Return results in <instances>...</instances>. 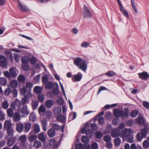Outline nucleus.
<instances>
[{"mask_svg": "<svg viewBox=\"0 0 149 149\" xmlns=\"http://www.w3.org/2000/svg\"><path fill=\"white\" fill-rule=\"evenodd\" d=\"M42 83L43 84H46V83H47L48 82V78L47 76H43L42 77Z\"/></svg>", "mask_w": 149, "mask_h": 149, "instance_id": "61", "label": "nucleus"}, {"mask_svg": "<svg viewBox=\"0 0 149 149\" xmlns=\"http://www.w3.org/2000/svg\"><path fill=\"white\" fill-rule=\"evenodd\" d=\"M33 84L31 82H26V88L28 91V93H30L31 89L33 87Z\"/></svg>", "mask_w": 149, "mask_h": 149, "instance_id": "19", "label": "nucleus"}, {"mask_svg": "<svg viewBox=\"0 0 149 149\" xmlns=\"http://www.w3.org/2000/svg\"><path fill=\"white\" fill-rule=\"evenodd\" d=\"M10 86L12 88H15L18 86V83L16 80H12L10 82Z\"/></svg>", "mask_w": 149, "mask_h": 149, "instance_id": "24", "label": "nucleus"}, {"mask_svg": "<svg viewBox=\"0 0 149 149\" xmlns=\"http://www.w3.org/2000/svg\"><path fill=\"white\" fill-rule=\"evenodd\" d=\"M85 7L83 8V14L84 18L87 19L90 18L92 17V14L88 8L85 5Z\"/></svg>", "mask_w": 149, "mask_h": 149, "instance_id": "3", "label": "nucleus"}, {"mask_svg": "<svg viewBox=\"0 0 149 149\" xmlns=\"http://www.w3.org/2000/svg\"><path fill=\"white\" fill-rule=\"evenodd\" d=\"M37 61V59L36 57L34 56H32L30 60L31 63L32 65L35 64Z\"/></svg>", "mask_w": 149, "mask_h": 149, "instance_id": "49", "label": "nucleus"}, {"mask_svg": "<svg viewBox=\"0 0 149 149\" xmlns=\"http://www.w3.org/2000/svg\"><path fill=\"white\" fill-rule=\"evenodd\" d=\"M56 120L62 123H64L66 121V118L64 116L60 114L57 116Z\"/></svg>", "mask_w": 149, "mask_h": 149, "instance_id": "13", "label": "nucleus"}, {"mask_svg": "<svg viewBox=\"0 0 149 149\" xmlns=\"http://www.w3.org/2000/svg\"><path fill=\"white\" fill-rule=\"evenodd\" d=\"M0 65L2 68H5L7 65L6 58L1 55H0Z\"/></svg>", "mask_w": 149, "mask_h": 149, "instance_id": "6", "label": "nucleus"}, {"mask_svg": "<svg viewBox=\"0 0 149 149\" xmlns=\"http://www.w3.org/2000/svg\"><path fill=\"white\" fill-rule=\"evenodd\" d=\"M111 139V137L109 135H106L104 136L103 138V140L106 142H109L110 141Z\"/></svg>", "mask_w": 149, "mask_h": 149, "instance_id": "51", "label": "nucleus"}, {"mask_svg": "<svg viewBox=\"0 0 149 149\" xmlns=\"http://www.w3.org/2000/svg\"><path fill=\"white\" fill-rule=\"evenodd\" d=\"M5 54L7 56V57L9 58L10 61H13V58L11 52L9 51H6L5 52Z\"/></svg>", "mask_w": 149, "mask_h": 149, "instance_id": "28", "label": "nucleus"}, {"mask_svg": "<svg viewBox=\"0 0 149 149\" xmlns=\"http://www.w3.org/2000/svg\"><path fill=\"white\" fill-rule=\"evenodd\" d=\"M53 105V102L51 100H47L45 102V105L47 108L49 109Z\"/></svg>", "mask_w": 149, "mask_h": 149, "instance_id": "23", "label": "nucleus"}, {"mask_svg": "<svg viewBox=\"0 0 149 149\" xmlns=\"http://www.w3.org/2000/svg\"><path fill=\"white\" fill-rule=\"evenodd\" d=\"M24 126L22 123H19L16 125V130L19 133H21L23 130Z\"/></svg>", "mask_w": 149, "mask_h": 149, "instance_id": "20", "label": "nucleus"}, {"mask_svg": "<svg viewBox=\"0 0 149 149\" xmlns=\"http://www.w3.org/2000/svg\"><path fill=\"white\" fill-rule=\"evenodd\" d=\"M20 141L22 142H26V138L25 135H22L19 138Z\"/></svg>", "mask_w": 149, "mask_h": 149, "instance_id": "60", "label": "nucleus"}, {"mask_svg": "<svg viewBox=\"0 0 149 149\" xmlns=\"http://www.w3.org/2000/svg\"><path fill=\"white\" fill-rule=\"evenodd\" d=\"M49 145L51 148H56L58 146L57 142L54 139H52L50 140Z\"/></svg>", "mask_w": 149, "mask_h": 149, "instance_id": "11", "label": "nucleus"}, {"mask_svg": "<svg viewBox=\"0 0 149 149\" xmlns=\"http://www.w3.org/2000/svg\"><path fill=\"white\" fill-rule=\"evenodd\" d=\"M29 118L32 121H34L36 119L35 115L33 113H31L29 115Z\"/></svg>", "mask_w": 149, "mask_h": 149, "instance_id": "56", "label": "nucleus"}, {"mask_svg": "<svg viewBox=\"0 0 149 149\" xmlns=\"http://www.w3.org/2000/svg\"><path fill=\"white\" fill-rule=\"evenodd\" d=\"M99 124L101 125L104 123V119L102 117H100L98 119Z\"/></svg>", "mask_w": 149, "mask_h": 149, "instance_id": "53", "label": "nucleus"}, {"mask_svg": "<svg viewBox=\"0 0 149 149\" xmlns=\"http://www.w3.org/2000/svg\"><path fill=\"white\" fill-rule=\"evenodd\" d=\"M119 118H114L112 121V124L114 126H116L118 124V120Z\"/></svg>", "mask_w": 149, "mask_h": 149, "instance_id": "54", "label": "nucleus"}, {"mask_svg": "<svg viewBox=\"0 0 149 149\" xmlns=\"http://www.w3.org/2000/svg\"><path fill=\"white\" fill-rule=\"evenodd\" d=\"M29 97L28 95H25L24 97L22 98L21 102L19 101L18 100H16L15 101V103L16 104V105H17V103L18 104V107H19L20 105L22 106H24V105L26 104H28L29 103V101L28 102L29 99Z\"/></svg>", "mask_w": 149, "mask_h": 149, "instance_id": "2", "label": "nucleus"}, {"mask_svg": "<svg viewBox=\"0 0 149 149\" xmlns=\"http://www.w3.org/2000/svg\"><path fill=\"white\" fill-rule=\"evenodd\" d=\"M34 130V132L36 134L38 133L40 131V127L39 125L37 124L35 125Z\"/></svg>", "mask_w": 149, "mask_h": 149, "instance_id": "37", "label": "nucleus"}, {"mask_svg": "<svg viewBox=\"0 0 149 149\" xmlns=\"http://www.w3.org/2000/svg\"><path fill=\"white\" fill-rule=\"evenodd\" d=\"M31 127V124L29 123H27L25 125L24 132H27L30 129Z\"/></svg>", "mask_w": 149, "mask_h": 149, "instance_id": "29", "label": "nucleus"}, {"mask_svg": "<svg viewBox=\"0 0 149 149\" xmlns=\"http://www.w3.org/2000/svg\"><path fill=\"white\" fill-rule=\"evenodd\" d=\"M103 134L100 131H97L95 134V137L97 139H100L103 136Z\"/></svg>", "mask_w": 149, "mask_h": 149, "instance_id": "32", "label": "nucleus"}, {"mask_svg": "<svg viewBox=\"0 0 149 149\" xmlns=\"http://www.w3.org/2000/svg\"><path fill=\"white\" fill-rule=\"evenodd\" d=\"M91 148L92 149H98V145L97 143L95 142L93 143L91 145Z\"/></svg>", "mask_w": 149, "mask_h": 149, "instance_id": "62", "label": "nucleus"}, {"mask_svg": "<svg viewBox=\"0 0 149 149\" xmlns=\"http://www.w3.org/2000/svg\"><path fill=\"white\" fill-rule=\"evenodd\" d=\"M121 110L118 108L115 109L113 111V114L114 116L116 118H119L120 117L121 114Z\"/></svg>", "mask_w": 149, "mask_h": 149, "instance_id": "17", "label": "nucleus"}, {"mask_svg": "<svg viewBox=\"0 0 149 149\" xmlns=\"http://www.w3.org/2000/svg\"><path fill=\"white\" fill-rule=\"evenodd\" d=\"M38 105V102L37 100H35L33 102H32V105L33 110H36L37 108Z\"/></svg>", "mask_w": 149, "mask_h": 149, "instance_id": "36", "label": "nucleus"}, {"mask_svg": "<svg viewBox=\"0 0 149 149\" xmlns=\"http://www.w3.org/2000/svg\"><path fill=\"white\" fill-rule=\"evenodd\" d=\"M114 142L115 145L116 146H119L121 143L120 139L119 138H116L114 139Z\"/></svg>", "mask_w": 149, "mask_h": 149, "instance_id": "35", "label": "nucleus"}, {"mask_svg": "<svg viewBox=\"0 0 149 149\" xmlns=\"http://www.w3.org/2000/svg\"><path fill=\"white\" fill-rule=\"evenodd\" d=\"M9 71L11 76L13 78H15L17 75L15 69L13 68H11L9 69Z\"/></svg>", "mask_w": 149, "mask_h": 149, "instance_id": "27", "label": "nucleus"}, {"mask_svg": "<svg viewBox=\"0 0 149 149\" xmlns=\"http://www.w3.org/2000/svg\"><path fill=\"white\" fill-rule=\"evenodd\" d=\"M82 77V74L80 72H78L77 74H74L72 78V80L73 82L80 81Z\"/></svg>", "mask_w": 149, "mask_h": 149, "instance_id": "4", "label": "nucleus"}, {"mask_svg": "<svg viewBox=\"0 0 149 149\" xmlns=\"http://www.w3.org/2000/svg\"><path fill=\"white\" fill-rule=\"evenodd\" d=\"M47 121L46 118L41 120V123L42 124V130L45 131L47 130Z\"/></svg>", "mask_w": 149, "mask_h": 149, "instance_id": "18", "label": "nucleus"}, {"mask_svg": "<svg viewBox=\"0 0 149 149\" xmlns=\"http://www.w3.org/2000/svg\"><path fill=\"white\" fill-rule=\"evenodd\" d=\"M121 114L120 116V117H125L127 118L129 116V110L128 108H126L124 109L123 111L121 110Z\"/></svg>", "mask_w": 149, "mask_h": 149, "instance_id": "7", "label": "nucleus"}, {"mask_svg": "<svg viewBox=\"0 0 149 149\" xmlns=\"http://www.w3.org/2000/svg\"><path fill=\"white\" fill-rule=\"evenodd\" d=\"M56 87H53L52 89V92L55 95H57L59 93L58 90L59 89L58 85L57 83H56Z\"/></svg>", "mask_w": 149, "mask_h": 149, "instance_id": "25", "label": "nucleus"}, {"mask_svg": "<svg viewBox=\"0 0 149 149\" xmlns=\"http://www.w3.org/2000/svg\"><path fill=\"white\" fill-rule=\"evenodd\" d=\"M111 134L113 137H117L120 135V130L118 128H116L111 131Z\"/></svg>", "mask_w": 149, "mask_h": 149, "instance_id": "9", "label": "nucleus"}, {"mask_svg": "<svg viewBox=\"0 0 149 149\" xmlns=\"http://www.w3.org/2000/svg\"><path fill=\"white\" fill-rule=\"evenodd\" d=\"M112 113L111 112H107L105 115V117L106 119L109 120L111 118Z\"/></svg>", "mask_w": 149, "mask_h": 149, "instance_id": "48", "label": "nucleus"}, {"mask_svg": "<svg viewBox=\"0 0 149 149\" xmlns=\"http://www.w3.org/2000/svg\"><path fill=\"white\" fill-rule=\"evenodd\" d=\"M53 129H54L55 130L58 131L60 129V126L56 123H53L52 125Z\"/></svg>", "mask_w": 149, "mask_h": 149, "instance_id": "46", "label": "nucleus"}, {"mask_svg": "<svg viewBox=\"0 0 149 149\" xmlns=\"http://www.w3.org/2000/svg\"><path fill=\"white\" fill-rule=\"evenodd\" d=\"M34 91L37 93H40L42 91L41 88L39 86L35 87L34 88Z\"/></svg>", "mask_w": 149, "mask_h": 149, "instance_id": "43", "label": "nucleus"}, {"mask_svg": "<svg viewBox=\"0 0 149 149\" xmlns=\"http://www.w3.org/2000/svg\"><path fill=\"white\" fill-rule=\"evenodd\" d=\"M21 113L26 116L28 115L30 113V111L28 109L26 105H25L23 107L21 110Z\"/></svg>", "mask_w": 149, "mask_h": 149, "instance_id": "8", "label": "nucleus"}, {"mask_svg": "<svg viewBox=\"0 0 149 149\" xmlns=\"http://www.w3.org/2000/svg\"><path fill=\"white\" fill-rule=\"evenodd\" d=\"M53 112L55 115H60L61 112V108L60 106L56 107H54Z\"/></svg>", "mask_w": 149, "mask_h": 149, "instance_id": "15", "label": "nucleus"}, {"mask_svg": "<svg viewBox=\"0 0 149 149\" xmlns=\"http://www.w3.org/2000/svg\"><path fill=\"white\" fill-rule=\"evenodd\" d=\"M29 61V58L27 57H24L22 59V63L28 64Z\"/></svg>", "mask_w": 149, "mask_h": 149, "instance_id": "41", "label": "nucleus"}, {"mask_svg": "<svg viewBox=\"0 0 149 149\" xmlns=\"http://www.w3.org/2000/svg\"><path fill=\"white\" fill-rule=\"evenodd\" d=\"M16 139V138L15 137H9L7 140V145L9 146H12L14 143Z\"/></svg>", "mask_w": 149, "mask_h": 149, "instance_id": "10", "label": "nucleus"}, {"mask_svg": "<svg viewBox=\"0 0 149 149\" xmlns=\"http://www.w3.org/2000/svg\"><path fill=\"white\" fill-rule=\"evenodd\" d=\"M138 113L137 110H135L132 111L130 113V116L132 118L136 117Z\"/></svg>", "mask_w": 149, "mask_h": 149, "instance_id": "40", "label": "nucleus"}, {"mask_svg": "<svg viewBox=\"0 0 149 149\" xmlns=\"http://www.w3.org/2000/svg\"><path fill=\"white\" fill-rule=\"evenodd\" d=\"M7 83L6 79L5 77L0 78V84L3 86L5 85Z\"/></svg>", "mask_w": 149, "mask_h": 149, "instance_id": "34", "label": "nucleus"}, {"mask_svg": "<svg viewBox=\"0 0 149 149\" xmlns=\"http://www.w3.org/2000/svg\"><path fill=\"white\" fill-rule=\"evenodd\" d=\"M47 134L49 137H53L55 136L56 134L55 130L53 128L50 129L48 131Z\"/></svg>", "mask_w": 149, "mask_h": 149, "instance_id": "16", "label": "nucleus"}, {"mask_svg": "<svg viewBox=\"0 0 149 149\" xmlns=\"http://www.w3.org/2000/svg\"><path fill=\"white\" fill-rule=\"evenodd\" d=\"M139 77L142 80H147L149 77V74L146 72H142L138 73Z\"/></svg>", "mask_w": 149, "mask_h": 149, "instance_id": "5", "label": "nucleus"}, {"mask_svg": "<svg viewBox=\"0 0 149 149\" xmlns=\"http://www.w3.org/2000/svg\"><path fill=\"white\" fill-rule=\"evenodd\" d=\"M81 141L84 143H87L89 141L88 137L85 136H82L81 138Z\"/></svg>", "mask_w": 149, "mask_h": 149, "instance_id": "33", "label": "nucleus"}, {"mask_svg": "<svg viewBox=\"0 0 149 149\" xmlns=\"http://www.w3.org/2000/svg\"><path fill=\"white\" fill-rule=\"evenodd\" d=\"M42 145L41 143L39 141L36 140L34 143V147L36 148H40Z\"/></svg>", "mask_w": 149, "mask_h": 149, "instance_id": "45", "label": "nucleus"}, {"mask_svg": "<svg viewBox=\"0 0 149 149\" xmlns=\"http://www.w3.org/2000/svg\"><path fill=\"white\" fill-rule=\"evenodd\" d=\"M11 91V90L10 89V88H7L5 91H4V93L5 95H9L10 93V92Z\"/></svg>", "mask_w": 149, "mask_h": 149, "instance_id": "63", "label": "nucleus"}, {"mask_svg": "<svg viewBox=\"0 0 149 149\" xmlns=\"http://www.w3.org/2000/svg\"><path fill=\"white\" fill-rule=\"evenodd\" d=\"M120 10L122 12V14L127 19L129 18V15L128 13L124 9L123 6L122 5L119 6Z\"/></svg>", "mask_w": 149, "mask_h": 149, "instance_id": "12", "label": "nucleus"}, {"mask_svg": "<svg viewBox=\"0 0 149 149\" xmlns=\"http://www.w3.org/2000/svg\"><path fill=\"white\" fill-rule=\"evenodd\" d=\"M143 105L144 107L147 109H149V103L146 101L143 102Z\"/></svg>", "mask_w": 149, "mask_h": 149, "instance_id": "59", "label": "nucleus"}, {"mask_svg": "<svg viewBox=\"0 0 149 149\" xmlns=\"http://www.w3.org/2000/svg\"><path fill=\"white\" fill-rule=\"evenodd\" d=\"M19 9L22 11L26 12L29 10L28 8L26 6H23L20 3H19L18 5Z\"/></svg>", "mask_w": 149, "mask_h": 149, "instance_id": "14", "label": "nucleus"}, {"mask_svg": "<svg viewBox=\"0 0 149 149\" xmlns=\"http://www.w3.org/2000/svg\"><path fill=\"white\" fill-rule=\"evenodd\" d=\"M38 111L39 113L40 112L44 113L46 111V109L44 106L42 105L38 109Z\"/></svg>", "mask_w": 149, "mask_h": 149, "instance_id": "47", "label": "nucleus"}, {"mask_svg": "<svg viewBox=\"0 0 149 149\" xmlns=\"http://www.w3.org/2000/svg\"><path fill=\"white\" fill-rule=\"evenodd\" d=\"M14 59L15 61L17 62H18L19 60V56L17 53H15L14 54Z\"/></svg>", "mask_w": 149, "mask_h": 149, "instance_id": "64", "label": "nucleus"}, {"mask_svg": "<svg viewBox=\"0 0 149 149\" xmlns=\"http://www.w3.org/2000/svg\"><path fill=\"white\" fill-rule=\"evenodd\" d=\"M5 114L2 111H0V120L3 121L5 119Z\"/></svg>", "mask_w": 149, "mask_h": 149, "instance_id": "57", "label": "nucleus"}, {"mask_svg": "<svg viewBox=\"0 0 149 149\" xmlns=\"http://www.w3.org/2000/svg\"><path fill=\"white\" fill-rule=\"evenodd\" d=\"M74 65L84 71L87 69V63L86 60H82L79 57H77L74 61Z\"/></svg>", "mask_w": 149, "mask_h": 149, "instance_id": "1", "label": "nucleus"}, {"mask_svg": "<svg viewBox=\"0 0 149 149\" xmlns=\"http://www.w3.org/2000/svg\"><path fill=\"white\" fill-rule=\"evenodd\" d=\"M3 107L5 109H6L8 107V104L7 100H5L3 102L2 105Z\"/></svg>", "mask_w": 149, "mask_h": 149, "instance_id": "58", "label": "nucleus"}, {"mask_svg": "<svg viewBox=\"0 0 149 149\" xmlns=\"http://www.w3.org/2000/svg\"><path fill=\"white\" fill-rule=\"evenodd\" d=\"M14 130L12 128L7 129V135L12 137L14 134Z\"/></svg>", "mask_w": 149, "mask_h": 149, "instance_id": "38", "label": "nucleus"}, {"mask_svg": "<svg viewBox=\"0 0 149 149\" xmlns=\"http://www.w3.org/2000/svg\"><path fill=\"white\" fill-rule=\"evenodd\" d=\"M54 86V84L51 81H49L46 84L45 87L47 89L51 90L53 88Z\"/></svg>", "mask_w": 149, "mask_h": 149, "instance_id": "22", "label": "nucleus"}, {"mask_svg": "<svg viewBox=\"0 0 149 149\" xmlns=\"http://www.w3.org/2000/svg\"><path fill=\"white\" fill-rule=\"evenodd\" d=\"M8 116L9 117H12L13 114V109L10 108L8 109L7 111Z\"/></svg>", "mask_w": 149, "mask_h": 149, "instance_id": "39", "label": "nucleus"}, {"mask_svg": "<svg viewBox=\"0 0 149 149\" xmlns=\"http://www.w3.org/2000/svg\"><path fill=\"white\" fill-rule=\"evenodd\" d=\"M143 145L144 148H147L149 146V142L147 140H145L143 141Z\"/></svg>", "mask_w": 149, "mask_h": 149, "instance_id": "55", "label": "nucleus"}, {"mask_svg": "<svg viewBox=\"0 0 149 149\" xmlns=\"http://www.w3.org/2000/svg\"><path fill=\"white\" fill-rule=\"evenodd\" d=\"M38 138L42 142H45L46 141L45 136L42 132H41L38 135Z\"/></svg>", "mask_w": 149, "mask_h": 149, "instance_id": "21", "label": "nucleus"}, {"mask_svg": "<svg viewBox=\"0 0 149 149\" xmlns=\"http://www.w3.org/2000/svg\"><path fill=\"white\" fill-rule=\"evenodd\" d=\"M17 79L19 82L24 83L25 81V78L22 74H20L18 76Z\"/></svg>", "mask_w": 149, "mask_h": 149, "instance_id": "30", "label": "nucleus"}, {"mask_svg": "<svg viewBox=\"0 0 149 149\" xmlns=\"http://www.w3.org/2000/svg\"><path fill=\"white\" fill-rule=\"evenodd\" d=\"M137 122L141 125H143L145 123L144 118L142 117L139 118L137 120Z\"/></svg>", "mask_w": 149, "mask_h": 149, "instance_id": "44", "label": "nucleus"}, {"mask_svg": "<svg viewBox=\"0 0 149 149\" xmlns=\"http://www.w3.org/2000/svg\"><path fill=\"white\" fill-rule=\"evenodd\" d=\"M27 90L25 86H24L20 90V93L21 95H24L26 93Z\"/></svg>", "mask_w": 149, "mask_h": 149, "instance_id": "50", "label": "nucleus"}, {"mask_svg": "<svg viewBox=\"0 0 149 149\" xmlns=\"http://www.w3.org/2000/svg\"><path fill=\"white\" fill-rule=\"evenodd\" d=\"M106 75L108 77H112L116 75L115 73L112 71H109L105 73Z\"/></svg>", "mask_w": 149, "mask_h": 149, "instance_id": "42", "label": "nucleus"}, {"mask_svg": "<svg viewBox=\"0 0 149 149\" xmlns=\"http://www.w3.org/2000/svg\"><path fill=\"white\" fill-rule=\"evenodd\" d=\"M37 138L36 135H31L29 138V140L30 142H33Z\"/></svg>", "mask_w": 149, "mask_h": 149, "instance_id": "52", "label": "nucleus"}, {"mask_svg": "<svg viewBox=\"0 0 149 149\" xmlns=\"http://www.w3.org/2000/svg\"><path fill=\"white\" fill-rule=\"evenodd\" d=\"M11 122L9 120L6 121L4 123V127L7 130L12 128Z\"/></svg>", "mask_w": 149, "mask_h": 149, "instance_id": "26", "label": "nucleus"}, {"mask_svg": "<svg viewBox=\"0 0 149 149\" xmlns=\"http://www.w3.org/2000/svg\"><path fill=\"white\" fill-rule=\"evenodd\" d=\"M13 120L17 122L20 120V115L17 112H15L13 115Z\"/></svg>", "mask_w": 149, "mask_h": 149, "instance_id": "31", "label": "nucleus"}]
</instances>
